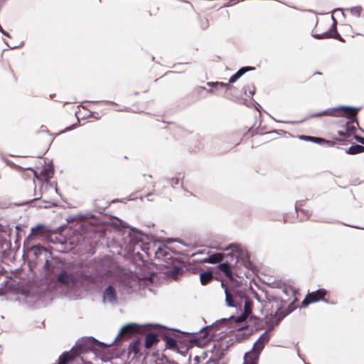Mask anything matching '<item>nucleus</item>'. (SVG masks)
Returning a JSON list of instances; mask_svg holds the SVG:
<instances>
[{
	"label": "nucleus",
	"instance_id": "f257e3e1",
	"mask_svg": "<svg viewBox=\"0 0 364 364\" xmlns=\"http://www.w3.org/2000/svg\"><path fill=\"white\" fill-rule=\"evenodd\" d=\"M225 301L228 307H233L242 311L241 315L235 318L237 323L255 321L258 319L252 314L253 303L247 296L245 287L235 286L227 290Z\"/></svg>",
	"mask_w": 364,
	"mask_h": 364
},
{
	"label": "nucleus",
	"instance_id": "f03ea898",
	"mask_svg": "<svg viewBox=\"0 0 364 364\" xmlns=\"http://www.w3.org/2000/svg\"><path fill=\"white\" fill-rule=\"evenodd\" d=\"M160 265L166 268V274L173 278L183 272L184 263L176 252H172L167 246H160L154 252Z\"/></svg>",
	"mask_w": 364,
	"mask_h": 364
},
{
	"label": "nucleus",
	"instance_id": "7ed1b4c3",
	"mask_svg": "<svg viewBox=\"0 0 364 364\" xmlns=\"http://www.w3.org/2000/svg\"><path fill=\"white\" fill-rule=\"evenodd\" d=\"M112 345L113 343L107 344L90 336L78 340L76 344L73 347V352H76L79 355L80 354L86 353L89 351L94 352L97 350H105Z\"/></svg>",
	"mask_w": 364,
	"mask_h": 364
},
{
	"label": "nucleus",
	"instance_id": "20e7f679",
	"mask_svg": "<svg viewBox=\"0 0 364 364\" xmlns=\"http://www.w3.org/2000/svg\"><path fill=\"white\" fill-rule=\"evenodd\" d=\"M93 278L90 274H87L81 271L73 274L68 270H60L58 274L55 282L65 285H75L77 283L91 282Z\"/></svg>",
	"mask_w": 364,
	"mask_h": 364
},
{
	"label": "nucleus",
	"instance_id": "39448f33",
	"mask_svg": "<svg viewBox=\"0 0 364 364\" xmlns=\"http://www.w3.org/2000/svg\"><path fill=\"white\" fill-rule=\"evenodd\" d=\"M235 318L236 317L233 315L230 316L229 318H220L210 325L202 327L198 332H203V336H201L206 340H209L214 336V331L218 330L220 326H228L233 322L237 323Z\"/></svg>",
	"mask_w": 364,
	"mask_h": 364
},
{
	"label": "nucleus",
	"instance_id": "423d86ee",
	"mask_svg": "<svg viewBox=\"0 0 364 364\" xmlns=\"http://www.w3.org/2000/svg\"><path fill=\"white\" fill-rule=\"evenodd\" d=\"M341 109H350V107H348L346 105H340L336 107H332V108H328L323 111L316 112L312 114L309 115L308 117L304 118L303 119L296 121V122H291V121H279V122H284V123H288V124H299L305 122L306 120L314 118V117H319L322 116H331V117H340L339 113H338V111H341Z\"/></svg>",
	"mask_w": 364,
	"mask_h": 364
},
{
	"label": "nucleus",
	"instance_id": "0eeeda50",
	"mask_svg": "<svg viewBox=\"0 0 364 364\" xmlns=\"http://www.w3.org/2000/svg\"><path fill=\"white\" fill-rule=\"evenodd\" d=\"M231 340L228 341V343L224 344L223 343H217L213 345V351L212 355L209 358V360H213L215 364H225L222 362L224 358L226 351L230 345H232Z\"/></svg>",
	"mask_w": 364,
	"mask_h": 364
},
{
	"label": "nucleus",
	"instance_id": "6e6552de",
	"mask_svg": "<svg viewBox=\"0 0 364 364\" xmlns=\"http://www.w3.org/2000/svg\"><path fill=\"white\" fill-rule=\"evenodd\" d=\"M43 268L46 276L50 277L52 279H54L55 281L57 279L58 274H59L60 271L64 269L61 268V265L58 262H52L49 260L48 258L46 259Z\"/></svg>",
	"mask_w": 364,
	"mask_h": 364
},
{
	"label": "nucleus",
	"instance_id": "1a4fd4ad",
	"mask_svg": "<svg viewBox=\"0 0 364 364\" xmlns=\"http://www.w3.org/2000/svg\"><path fill=\"white\" fill-rule=\"evenodd\" d=\"M263 350V346L257 347L253 345L252 349L246 352L244 355L243 364H258L259 355Z\"/></svg>",
	"mask_w": 364,
	"mask_h": 364
},
{
	"label": "nucleus",
	"instance_id": "9d476101",
	"mask_svg": "<svg viewBox=\"0 0 364 364\" xmlns=\"http://www.w3.org/2000/svg\"><path fill=\"white\" fill-rule=\"evenodd\" d=\"M351 109H341L342 113L339 114L340 117H343L348 119L346 122L348 124L355 123L358 125V112L361 109V107H352L346 105Z\"/></svg>",
	"mask_w": 364,
	"mask_h": 364
},
{
	"label": "nucleus",
	"instance_id": "9b49d317",
	"mask_svg": "<svg viewBox=\"0 0 364 364\" xmlns=\"http://www.w3.org/2000/svg\"><path fill=\"white\" fill-rule=\"evenodd\" d=\"M139 328V326L137 325L136 323H130L123 326L120 328L117 337L112 343H113V344H114V342L118 338L124 340V339L131 336L132 335H133L138 331Z\"/></svg>",
	"mask_w": 364,
	"mask_h": 364
},
{
	"label": "nucleus",
	"instance_id": "f8f14e48",
	"mask_svg": "<svg viewBox=\"0 0 364 364\" xmlns=\"http://www.w3.org/2000/svg\"><path fill=\"white\" fill-rule=\"evenodd\" d=\"M24 169L32 171L36 178L38 180L43 179L46 182H48L54 174V167L51 164L45 166L44 168L41 171L40 174H38L35 169L31 167H26Z\"/></svg>",
	"mask_w": 364,
	"mask_h": 364
},
{
	"label": "nucleus",
	"instance_id": "ddd939ff",
	"mask_svg": "<svg viewBox=\"0 0 364 364\" xmlns=\"http://www.w3.org/2000/svg\"><path fill=\"white\" fill-rule=\"evenodd\" d=\"M229 279L228 282H225L224 280L221 279L220 278L215 277L217 280H219L221 282L220 286L224 289L225 296H226V291L227 290L230 289L232 287H240L241 288H244V285L241 282H238L237 280L235 279L233 277V273L231 270V268L230 269V273L228 274H224Z\"/></svg>",
	"mask_w": 364,
	"mask_h": 364
},
{
	"label": "nucleus",
	"instance_id": "4468645a",
	"mask_svg": "<svg viewBox=\"0 0 364 364\" xmlns=\"http://www.w3.org/2000/svg\"><path fill=\"white\" fill-rule=\"evenodd\" d=\"M102 301L110 304H116L117 295L115 288L112 285L107 286L102 293Z\"/></svg>",
	"mask_w": 364,
	"mask_h": 364
},
{
	"label": "nucleus",
	"instance_id": "2eb2a0df",
	"mask_svg": "<svg viewBox=\"0 0 364 364\" xmlns=\"http://www.w3.org/2000/svg\"><path fill=\"white\" fill-rule=\"evenodd\" d=\"M235 250L239 252L237 257H240V260L242 262L243 266L248 269L252 270L254 264L250 261V254L240 247H235Z\"/></svg>",
	"mask_w": 364,
	"mask_h": 364
},
{
	"label": "nucleus",
	"instance_id": "dca6fc26",
	"mask_svg": "<svg viewBox=\"0 0 364 364\" xmlns=\"http://www.w3.org/2000/svg\"><path fill=\"white\" fill-rule=\"evenodd\" d=\"M235 247H239L236 244H230L227 247L223 248L224 251H230V252L225 254V259L226 260H229V263L232 264L234 262L236 264L237 262L240 261V257H237V255H239L237 252L235 250Z\"/></svg>",
	"mask_w": 364,
	"mask_h": 364
},
{
	"label": "nucleus",
	"instance_id": "f3484780",
	"mask_svg": "<svg viewBox=\"0 0 364 364\" xmlns=\"http://www.w3.org/2000/svg\"><path fill=\"white\" fill-rule=\"evenodd\" d=\"M255 70V67L252 66H244L240 68L235 74H233L229 78V84L235 82L239 78L249 71H253Z\"/></svg>",
	"mask_w": 364,
	"mask_h": 364
},
{
	"label": "nucleus",
	"instance_id": "a211bd4d",
	"mask_svg": "<svg viewBox=\"0 0 364 364\" xmlns=\"http://www.w3.org/2000/svg\"><path fill=\"white\" fill-rule=\"evenodd\" d=\"M120 223L122 225V227L129 228V235L133 239H135L136 240H141L142 237L144 236V234L141 232V231L139 230L138 229L135 228L130 227L127 223L123 222L120 220Z\"/></svg>",
	"mask_w": 364,
	"mask_h": 364
},
{
	"label": "nucleus",
	"instance_id": "6ab92c4d",
	"mask_svg": "<svg viewBox=\"0 0 364 364\" xmlns=\"http://www.w3.org/2000/svg\"><path fill=\"white\" fill-rule=\"evenodd\" d=\"M159 338L156 333L150 332L145 336L144 346L146 348H150L153 345L157 343Z\"/></svg>",
	"mask_w": 364,
	"mask_h": 364
},
{
	"label": "nucleus",
	"instance_id": "aec40b11",
	"mask_svg": "<svg viewBox=\"0 0 364 364\" xmlns=\"http://www.w3.org/2000/svg\"><path fill=\"white\" fill-rule=\"evenodd\" d=\"M162 339L166 343V348L168 349L171 350H176L177 349V341L175 338L169 336L168 334L166 333L163 335Z\"/></svg>",
	"mask_w": 364,
	"mask_h": 364
},
{
	"label": "nucleus",
	"instance_id": "412c9836",
	"mask_svg": "<svg viewBox=\"0 0 364 364\" xmlns=\"http://www.w3.org/2000/svg\"><path fill=\"white\" fill-rule=\"evenodd\" d=\"M213 278L214 274L211 271L202 272L200 274V281L203 285L208 284Z\"/></svg>",
	"mask_w": 364,
	"mask_h": 364
},
{
	"label": "nucleus",
	"instance_id": "4be33fe9",
	"mask_svg": "<svg viewBox=\"0 0 364 364\" xmlns=\"http://www.w3.org/2000/svg\"><path fill=\"white\" fill-rule=\"evenodd\" d=\"M224 259L225 253L223 252H215L208 255V261H210V264H219Z\"/></svg>",
	"mask_w": 364,
	"mask_h": 364
},
{
	"label": "nucleus",
	"instance_id": "5701e85b",
	"mask_svg": "<svg viewBox=\"0 0 364 364\" xmlns=\"http://www.w3.org/2000/svg\"><path fill=\"white\" fill-rule=\"evenodd\" d=\"M269 338L270 334L268 333V331H266L259 336L258 339L254 343V346L259 347L260 345H262L264 348L265 344L269 341Z\"/></svg>",
	"mask_w": 364,
	"mask_h": 364
},
{
	"label": "nucleus",
	"instance_id": "b1692460",
	"mask_svg": "<svg viewBox=\"0 0 364 364\" xmlns=\"http://www.w3.org/2000/svg\"><path fill=\"white\" fill-rule=\"evenodd\" d=\"M364 152V146L360 144H353L346 149V153L349 155H355Z\"/></svg>",
	"mask_w": 364,
	"mask_h": 364
},
{
	"label": "nucleus",
	"instance_id": "393cba45",
	"mask_svg": "<svg viewBox=\"0 0 364 364\" xmlns=\"http://www.w3.org/2000/svg\"><path fill=\"white\" fill-rule=\"evenodd\" d=\"M299 139L306 141H311L314 142L318 144H321L323 141H324V139L318 136H308V135H299Z\"/></svg>",
	"mask_w": 364,
	"mask_h": 364
},
{
	"label": "nucleus",
	"instance_id": "a878e982",
	"mask_svg": "<svg viewBox=\"0 0 364 364\" xmlns=\"http://www.w3.org/2000/svg\"><path fill=\"white\" fill-rule=\"evenodd\" d=\"M30 250L33 253L36 258L41 255L43 253H45L46 255H47L48 254H50L45 248L42 247L41 245H33L30 248Z\"/></svg>",
	"mask_w": 364,
	"mask_h": 364
},
{
	"label": "nucleus",
	"instance_id": "bb28decb",
	"mask_svg": "<svg viewBox=\"0 0 364 364\" xmlns=\"http://www.w3.org/2000/svg\"><path fill=\"white\" fill-rule=\"evenodd\" d=\"M309 295H314V296L318 299V301L322 300L325 302L327 301L323 299L324 296L327 294V291L324 289H318L316 291H312L311 293L308 294Z\"/></svg>",
	"mask_w": 364,
	"mask_h": 364
},
{
	"label": "nucleus",
	"instance_id": "cd10ccee",
	"mask_svg": "<svg viewBox=\"0 0 364 364\" xmlns=\"http://www.w3.org/2000/svg\"><path fill=\"white\" fill-rule=\"evenodd\" d=\"M207 85L211 87H222L225 88L226 90L232 89L233 87L230 85L229 83H225L223 82H208Z\"/></svg>",
	"mask_w": 364,
	"mask_h": 364
},
{
	"label": "nucleus",
	"instance_id": "c85d7f7f",
	"mask_svg": "<svg viewBox=\"0 0 364 364\" xmlns=\"http://www.w3.org/2000/svg\"><path fill=\"white\" fill-rule=\"evenodd\" d=\"M218 269L224 274L230 273V269L231 268V264L229 263V260L225 262H220L218 265Z\"/></svg>",
	"mask_w": 364,
	"mask_h": 364
},
{
	"label": "nucleus",
	"instance_id": "c756f323",
	"mask_svg": "<svg viewBox=\"0 0 364 364\" xmlns=\"http://www.w3.org/2000/svg\"><path fill=\"white\" fill-rule=\"evenodd\" d=\"M336 23H332L331 28L328 29L330 33L333 36V38L336 39L341 42H344V39L338 33Z\"/></svg>",
	"mask_w": 364,
	"mask_h": 364
},
{
	"label": "nucleus",
	"instance_id": "7c9ffc66",
	"mask_svg": "<svg viewBox=\"0 0 364 364\" xmlns=\"http://www.w3.org/2000/svg\"><path fill=\"white\" fill-rule=\"evenodd\" d=\"M129 353H133L134 355H137L140 351V344L138 341L132 342L129 346Z\"/></svg>",
	"mask_w": 364,
	"mask_h": 364
},
{
	"label": "nucleus",
	"instance_id": "2f4dec72",
	"mask_svg": "<svg viewBox=\"0 0 364 364\" xmlns=\"http://www.w3.org/2000/svg\"><path fill=\"white\" fill-rule=\"evenodd\" d=\"M172 330L176 333L175 334V336L177 337L178 338H181V339H183V337H181V335H182L185 337H188L191 335H196L198 333H201L203 335V332H198V331H196V332L189 333V332H186V331H181L178 329H175V328H173Z\"/></svg>",
	"mask_w": 364,
	"mask_h": 364
},
{
	"label": "nucleus",
	"instance_id": "473e14b6",
	"mask_svg": "<svg viewBox=\"0 0 364 364\" xmlns=\"http://www.w3.org/2000/svg\"><path fill=\"white\" fill-rule=\"evenodd\" d=\"M314 295H309L306 296V298L302 301L301 305L304 307L309 306L310 304L315 303L318 301V299L314 296Z\"/></svg>",
	"mask_w": 364,
	"mask_h": 364
},
{
	"label": "nucleus",
	"instance_id": "72a5a7b5",
	"mask_svg": "<svg viewBox=\"0 0 364 364\" xmlns=\"http://www.w3.org/2000/svg\"><path fill=\"white\" fill-rule=\"evenodd\" d=\"M161 181L164 183V186H165V183H170L173 188L179 183V179L178 178H163Z\"/></svg>",
	"mask_w": 364,
	"mask_h": 364
},
{
	"label": "nucleus",
	"instance_id": "f704fd0d",
	"mask_svg": "<svg viewBox=\"0 0 364 364\" xmlns=\"http://www.w3.org/2000/svg\"><path fill=\"white\" fill-rule=\"evenodd\" d=\"M312 36L316 39H325V38H333V36L330 33L328 30L321 34H313Z\"/></svg>",
	"mask_w": 364,
	"mask_h": 364
},
{
	"label": "nucleus",
	"instance_id": "c9c22d12",
	"mask_svg": "<svg viewBox=\"0 0 364 364\" xmlns=\"http://www.w3.org/2000/svg\"><path fill=\"white\" fill-rule=\"evenodd\" d=\"M295 211L297 213L298 215H299V213H302L306 219H308L311 215L309 210L299 209L297 203L295 205Z\"/></svg>",
	"mask_w": 364,
	"mask_h": 364
},
{
	"label": "nucleus",
	"instance_id": "e433bc0d",
	"mask_svg": "<svg viewBox=\"0 0 364 364\" xmlns=\"http://www.w3.org/2000/svg\"><path fill=\"white\" fill-rule=\"evenodd\" d=\"M349 11L352 15L359 17L360 15L361 7L360 6L352 7L349 9Z\"/></svg>",
	"mask_w": 364,
	"mask_h": 364
},
{
	"label": "nucleus",
	"instance_id": "4c0bfd02",
	"mask_svg": "<svg viewBox=\"0 0 364 364\" xmlns=\"http://www.w3.org/2000/svg\"><path fill=\"white\" fill-rule=\"evenodd\" d=\"M8 283H9L8 278H6V279H4L2 282L1 284V286L2 287L0 288V296L4 294L6 292V291L9 289H6V286H7Z\"/></svg>",
	"mask_w": 364,
	"mask_h": 364
},
{
	"label": "nucleus",
	"instance_id": "58836bf2",
	"mask_svg": "<svg viewBox=\"0 0 364 364\" xmlns=\"http://www.w3.org/2000/svg\"><path fill=\"white\" fill-rule=\"evenodd\" d=\"M44 228H45V225H43V224H38L36 226L31 228V234L36 235L37 232L38 230L44 229Z\"/></svg>",
	"mask_w": 364,
	"mask_h": 364
},
{
	"label": "nucleus",
	"instance_id": "ea45409f",
	"mask_svg": "<svg viewBox=\"0 0 364 364\" xmlns=\"http://www.w3.org/2000/svg\"><path fill=\"white\" fill-rule=\"evenodd\" d=\"M291 312V310L287 312H281L279 316L277 318L276 324L279 323L286 316H287Z\"/></svg>",
	"mask_w": 364,
	"mask_h": 364
},
{
	"label": "nucleus",
	"instance_id": "a19ab883",
	"mask_svg": "<svg viewBox=\"0 0 364 364\" xmlns=\"http://www.w3.org/2000/svg\"><path fill=\"white\" fill-rule=\"evenodd\" d=\"M346 129L347 132L350 134V136H351L352 133L354 132L356 129V127L354 126H350V124H348L346 123L345 124Z\"/></svg>",
	"mask_w": 364,
	"mask_h": 364
},
{
	"label": "nucleus",
	"instance_id": "79ce46f5",
	"mask_svg": "<svg viewBox=\"0 0 364 364\" xmlns=\"http://www.w3.org/2000/svg\"><path fill=\"white\" fill-rule=\"evenodd\" d=\"M354 139L355 141L361 144L362 145H364V137L359 136V135H355Z\"/></svg>",
	"mask_w": 364,
	"mask_h": 364
},
{
	"label": "nucleus",
	"instance_id": "37998d69",
	"mask_svg": "<svg viewBox=\"0 0 364 364\" xmlns=\"http://www.w3.org/2000/svg\"><path fill=\"white\" fill-rule=\"evenodd\" d=\"M338 134L340 136H343V137H346V138H348V137H350V134L347 132V131H338Z\"/></svg>",
	"mask_w": 364,
	"mask_h": 364
},
{
	"label": "nucleus",
	"instance_id": "c03bdc74",
	"mask_svg": "<svg viewBox=\"0 0 364 364\" xmlns=\"http://www.w3.org/2000/svg\"><path fill=\"white\" fill-rule=\"evenodd\" d=\"M283 293L286 295V296H289V293H291L293 294H295V291L294 289H288V288H284L283 290H282Z\"/></svg>",
	"mask_w": 364,
	"mask_h": 364
},
{
	"label": "nucleus",
	"instance_id": "a18cd8bd",
	"mask_svg": "<svg viewBox=\"0 0 364 364\" xmlns=\"http://www.w3.org/2000/svg\"><path fill=\"white\" fill-rule=\"evenodd\" d=\"M240 1V0H230V1H228L227 4H225L224 5V6H230L232 5H235L237 3H238Z\"/></svg>",
	"mask_w": 364,
	"mask_h": 364
},
{
	"label": "nucleus",
	"instance_id": "49530a36",
	"mask_svg": "<svg viewBox=\"0 0 364 364\" xmlns=\"http://www.w3.org/2000/svg\"><path fill=\"white\" fill-rule=\"evenodd\" d=\"M326 144L328 146H333L335 144V143L333 141L326 140L325 139H324V141H323V143L321 144Z\"/></svg>",
	"mask_w": 364,
	"mask_h": 364
},
{
	"label": "nucleus",
	"instance_id": "de8ad7c7",
	"mask_svg": "<svg viewBox=\"0 0 364 364\" xmlns=\"http://www.w3.org/2000/svg\"><path fill=\"white\" fill-rule=\"evenodd\" d=\"M39 200H40V198H36L32 199L31 200H28L27 202H25L22 204L24 205V204L33 203H36V202L38 201Z\"/></svg>",
	"mask_w": 364,
	"mask_h": 364
},
{
	"label": "nucleus",
	"instance_id": "09e8293b",
	"mask_svg": "<svg viewBox=\"0 0 364 364\" xmlns=\"http://www.w3.org/2000/svg\"><path fill=\"white\" fill-rule=\"evenodd\" d=\"M251 334H252V331H250L247 333H242V338H247Z\"/></svg>",
	"mask_w": 364,
	"mask_h": 364
},
{
	"label": "nucleus",
	"instance_id": "8fccbe9b",
	"mask_svg": "<svg viewBox=\"0 0 364 364\" xmlns=\"http://www.w3.org/2000/svg\"><path fill=\"white\" fill-rule=\"evenodd\" d=\"M248 328H249L248 325H245V326H242L237 328V330L240 331H242V330H247Z\"/></svg>",
	"mask_w": 364,
	"mask_h": 364
},
{
	"label": "nucleus",
	"instance_id": "3c124183",
	"mask_svg": "<svg viewBox=\"0 0 364 364\" xmlns=\"http://www.w3.org/2000/svg\"><path fill=\"white\" fill-rule=\"evenodd\" d=\"M1 33H2L4 36H6V37H8V38H11V36H10L9 33L7 31H1Z\"/></svg>",
	"mask_w": 364,
	"mask_h": 364
},
{
	"label": "nucleus",
	"instance_id": "603ef678",
	"mask_svg": "<svg viewBox=\"0 0 364 364\" xmlns=\"http://www.w3.org/2000/svg\"><path fill=\"white\" fill-rule=\"evenodd\" d=\"M201 262H204V263H209L210 264V261H208V256L203 258V259H201Z\"/></svg>",
	"mask_w": 364,
	"mask_h": 364
},
{
	"label": "nucleus",
	"instance_id": "864d4df0",
	"mask_svg": "<svg viewBox=\"0 0 364 364\" xmlns=\"http://www.w3.org/2000/svg\"><path fill=\"white\" fill-rule=\"evenodd\" d=\"M194 360H195V363L194 364H198L199 363V360H200V358L196 355L194 358Z\"/></svg>",
	"mask_w": 364,
	"mask_h": 364
},
{
	"label": "nucleus",
	"instance_id": "5fc2aeb1",
	"mask_svg": "<svg viewBox=\"0 0 364 364\" xmlns=\"http://www.w3.org/2000/svg\"><path fill=\"white\" fill-rule=\"evenodd\" d=\"M4 42H5V43H6V44L9 47V48H10V49H14V48H18V46H10L7 43V42H6L5 40H4Z\"/></svg>",
	"mask_w": 364,
	"mask_h": 364
},
{
	"label": "nucleus",
	"instance_id": "6e6d98bb",
	"mask_svg": "<svg viewBox=\"0 0 364 364\" xmlns=\"http://www.w3.org/2000/svg\"><path fill=\"white\" fill-rule=\"evenodd\" d=\"M255 298L256 299L257 301H258L259 302L261 301L260 300V297L257 294H255Z\"/></svg>",
	"mask_w": 364,
	"mask_h": 364
},
{
	"label": "nucleus",
	"instance_id": "4d7b16f0",
	"mask_svg": "<svg viewBox=\"0 0 364 364\" xmlns=\"http://www.w3.org/2000/svg\"><path fill=\"white\" fill-rule=\"evenodd\" d=\"M255 90H250V91H249V96H250H250H252V95L255 94Z\"/></svg>",
	"mask_w": 364,
	"mask_h": 364
},
{
	"label": "nucleus",
	"instance_id": "13d9d810",
	"mask_svg": "<svg viewBox=\"0 0 364 364\" xmlns=\"http://www.w3.org/2000/svg\"><path fill=\"white\" fill-rule=\"evenodd\" d=\"M6 271L4 270V269H0V276L4 274H6Z\"/></svg>",
	"mask_w": 364,
	"mask_h": 364
},
{
	"label": "nucleus",
	"instance_id": "bf43d9fd",
	"mask_svg": "<svg viewBox=\"0 0 364 364\" xmlns=\"http://www.w3.org/2000/svg\"><path fill=\"white\" fill-rule=\"evenodd\" d=\"M331 19L333 21V23H336V25H337V21L333 16H331Z\"/></svg>",
	"mask_w": 364,
	"mask_h": 364
},
{
	"label": "nucleus",
	"instance_id": "052dcab7",
	"mask_svg": "<svg viewBox=\"0 0 364 364\" xmlns=\"http://www.w3.org/2000/svg\"><path fill=\"white\" fill-rule=\"evenodd\" d=\"M336 11H341V14L343 16H344V12L341 9H336L334 10V12Z\"/></svg>",
	"mask_w": 364,
	"mask_h": 364
},
{
	"label": "nucleus",
	"instance_id": "680f3d73",
	"mask_svg": "<svg viewBox=\"0 0 364 364\" xmlns=\"http://www.w3.org/2000/svg\"><path fill=\"white\" fill-rule=\"evenodd\" d=\"M205 364H215L213 360H208Z\"/></svg>",
	"mask_w": 364,
	"mask_h": 364
},
{
	"label": "nucleus",
	"instance_id": "e2e57ef3",
	"mask_svg": "<svg viewBox=\"0 0 364 364\" xmlns=\"http://www.w3.org/2000/svg\"><path fill=\"white\" fill-rule=\"evenodd\" d=\"M73 128H74V126L73 125V126H71V127H69L66 128V130H67V131H70V130H72Z\"/></svg>",
	"mask_w": 364,
	"mask_h": 364
},
{
	"label": "nucleus",
	"instance_id": "0e129e2a",
	"mask_svg": "<svg viewBox=\"0 0 364 364\" xmlns=\"http://www.w3.org/2000/svg\"><path fill=\"white\" fill-rule=\"evenodd\" d=\"M256 104H257V106L255 107V108H256L257 110H259V107L260 108V107H261V106H260V105H259L258 103H256Z\"/></svg>",
	"mask_w": 364,
	"mask_h": 364
},
{
	"label": "nucleus",
	"instance_id": "69168bd1",
	"mask_svg": "<svg viewBox=\"0 0 364 364\" xmlns=\"http://www.w3.org/2000/svg\"><path fill=\"white\" fill-rule=\"evenodd\" d=\"M183 1L187 3V4H189L191 5V8L193 9V5L188 1Z\"/></svg>",
	"mask_w": 364,
	"mask_h": 364
},
{
	"label": "nucleus",
	"instance_id": "338daca9",
	"mask_svg": "<svg viewBox=\"0 0 364 364\" xmlns=\"http://www.w3.org/2000/svg\"><path fill=\"white\" fill-rule=\"evenodd\" d=\"M357 126H358V129L359 130H360L362 132H364V130H363L361 127H360L359 124H358V125H357Z\"/></svg>",
	"mask_w": 364,
	"mask_h": 364
},
{
	"label": "nucleus",
	"instance_id": "774afa93",
	"mask_svg": "<svg viewBox=\"0 0 364 364\" xmlns=\"http://www.w3.org/2000/svg\"><path fill=\"white\" fill-rule=\"evenodd\" d=\"M183 341H191V339H188V338H183Z\"/></svg>",
	"mask_w": 364,
	"mask_h": 364
}]
</instances>
